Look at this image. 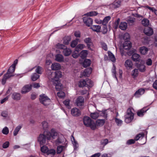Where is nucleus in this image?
<instances>
[{
  "label": "nucleus",
  "mask_w": 157,
  "mask_h": 157,
  "mask_svg": "<svg viewBox=\"0 0 157 157\" xmlns=\"http://www.w3.org/2000/svg\"><path fill=\"white\" fill-rule=\"evenodd\" d=\"M53 84L55 86V88L57 90L60 91L63 88V85L60 83V81L52 82Z\"/></svg>",
  "instance_id": "15"
},
{
  "label": "nucleus",
  "mask_w": 157,
  "mask_h": 157,
  "mask_svg": "<svg viewBox=\"0 0 157 157\" xmlns=\"http://www.w3.org/2000/svg\"><path fill=\"white\" fill-rule=\"evenodd\" d=\"M32 86V85L30 84L25 85L22 89V94H24L29 92L31 90Z\"/></svg>",
  "instance_id": "12"
},
{
  "label": "nucleus",
  "mask_w": 157,
  "mask_h": 157,
  "mask_svg": "<svg viewBox=\"0 0 157 157\" xmlns=\"http://www.w3.org/2000/svg\"><path fill=\"white\" fill-rule=\"evenodd\" d=\"M44 129H46L48 127V123L46 121H44L42 123Z\"/></svg>",
  "instance_id": "58"
},
{
  "label": "nucleus",
  "mask_w": 157,
  "mask_h": 157,
  "mask_svg": "<svg viewBox=\"0 0 157 157\" xmlns=\"http://www.w3.org/2000/svg\"><path fill=\"white\" fill-rule=\"evenodd\" d=\"M135 140L134 139H131L128 140L126 142V144L127 145H131L135 143Z\"/></svg>",
  "instance_id": "60"
},
{
  "label": "nucleus",
  "mask_w": 157,
  "mask_h": 157,
  "mask_svg": "<svg viewBox=\"0 0 157 157\" xmlns=\"http://www.w3.org/2000/svg\"><path fill=\"white\" fill-rule=\"evenodd\" d=\"M134 114L132 111L131 108H129L127 110L126 114L124 116L125 122L128 123L131 122L134 118Z\"/></svg>",
  "instance_id": "4"
},
{
  "label": "nucleus",
  "mask_w": 157,
  "mask_h": 157,
  "mask_svg": "<svg viewBox=\"0 0 157 157\" xmlns=\"http://www.w3.org/2000/svg\"><path fill=\"white\" fill-rule=\"evenodd\" d=\"M98 14V13L95 11H92L87 13L85 14V15H87L89 16H96Z\"/></svg>",
  "instance_id": "41"
},
{
  "label": "nucleus",
  "mask_w": 157,
  "mask_h": 157,
  "mask_svg": "<svg viewBox=\"0 0 157 157\" xmlns=\"http://www.w3.org/2000/svg\"><path fill=\"white\" fill-rule=\"evenodd\" d=\"M90 29L94 32L98 33L100 31L101 26L99 25H92Z\"/></svg>",
  "instance_id": "25"
},
{
  "label": "nucleus",
  "mask_w": 157,
  "mask_h": 157,
  "mask_svg": "<svg viewBox=\"0 0 157 157\" xmlns=\"http://www.w3.org/2000/svg\"><path fill=\"white\" fill-rule=\"evenodd\" d=\"M144 33L147 36H151L153 34V29L150 27H146L144 30Z\"/></svg>",
  "instance_id": "13"
},
{
  "label": "nucleus",
  "mask_w": 157,
  "mask_h": 157,
  "mask_svg": "<svg viewBox=\"0 0 157 157\" xmlns=\"http://www.w3.org/2000/svg\"><path fill=\"white\" fill-rule=\"evenodd\" d=\"M57 95L59 98H64L65 95L64 92L61 90L59 91L57 93Z\"/></svg>",
  "instance_id": "49"
},
{
  "label": "nucleus",
  "mask_w": 157,
  "mask_h": 157,
  "mask_svg": "<svg viewBox=\"0 0 157 157\" xmlns=\"http://www.w3.org/2000/svg\"><path fill=\"white\" fill-rule=\"evenodd\" d=\"M106 110H104L103 111H100L101 114H100V115L103 116L105 118H106L107 117V114L106 113Z\"/></svg>",
  "instance_id": "56"
},
{
  "label": "nucleus",
  "mask_w": 157,
  "mask_h": 157,
  "mask_svg": "<svg viewBox=\"0 0 157 157\" xmlns=\"http://www.w3.org/2000/svg\"><path fill=\"white\" fill-rule=\"evenodd\" d=\"M91 63V60L90 59H85L82 63V66L86 68L89 66Z\"/></svg>",
  "instance_id": "29"
},
{
  "label": "nucleus",
  "mask_w": 157,
  "mask_h": 157,
  "mask_svg": "<svg viewBox=\"0 0 157 157\" xmlns=\"http://www.w3.org/2000/svg\"><path fill=\"white\" fill-rule=\"evenodd\" d=\"M55 153V150L54 149H52L50 150L48 149V151L46 154L47 155H50V156L51 155L52 156V155H54Z\"/></svg>",
  "instance_id": "46"
},
{
  "label": "nucleus",
  "mask_w": 157,
  "mask_h": 157,
  "mask_svg": "<svg viewBox=\"0 0 157 157\" xmlns=\"http://www.w3.org/2000/svg\"><path fill=\"white\" fill-rule=\"evenodd\" d=\"M149 109L148 106L144 107L138 110L137 112V114L138 116L142 117H143L147 111Z\"/></svg>",
  "instance_id": "9"
},
{
  "label": "nucleus",
  "mask_w": 157,
  "mask_h": 157,
  "mask_svg": "<svg viewBox=\"0 0 157 157\" xmlns=\"http://www.w3.org/2000/svg\"><path fill=\"white\" fill-rule=\"evenodd\" d=\"M99 116V113L97 112L91 113L90 114V116L91 118L95 120L97 119Z\"/></svg>",
  "instance_id": "36"
},
{
  "label": "nucleus",
  "mask_w": 157,
  "mask_h": 157,
  "mask_svg": "<svg viewBox=\"0 0 157 157\" xmlns=\"http://www.w3.org/2000/svg\"><path fill=\"white\" fill-rule=\"evenodd\" d=\"M103 26L102 27V33L103 34L106 33L108 31V29L106 25H103Z\"/></svg>",
  "instance_id": "61"
},
{
  "label": "nucleus",
  "mask_w": 157,
  "mask_h": 157,
  "mask_svg": "<svg viewBox=\"0 0 157 157\" xmlns=\"http://www.w3.org/2000/svg\"><path fill=\"white\" fill-rule=\"evenodd\" d=\"M11 97L14 100L18 101L21 99V95L19 93L14 92L12 94Z\"/></svg>",
  "instance_id": "19"
},
{
  "label": "nucleus",
  "mask_w": 157,
  "mask_h": 157,
  "mask_svg": "<svg viewBox=\"0 0 157 157\" xmlns=\"http://www.w3.org/2000/svg\"><path fill=\"white\" fill-rule=\"evenodd\" d=\"M22 126L21 125H19L17 126L15 128V130L13 132V135L14 136H16L20 129L21 128Z\"/></svg>",
  "instance_id": "43"
},
{
  "label": "nucleus",
  "mask_w": 157,
  "mask_h": 157,
  "mask_svg": "<svg viewBox=\"0 0 157 157\" xmlns=\"http://www.w3.org/2000/svg\"><path fill=\"white\" fill-rule=\"evenodd\" d=\"M108 143V140L107 139H105L101 140V144L104 146H105Z\"/></svg>",
  "instance_id": "59"
},
{
  "label": "nucleus",
  "mask_w": 157,
  "mask_h": 157,
  "mask_svg": "<svg viewBox=\"0 0 157 157\" xmlns=\"http://www.w3.org/2000/svg\"><path fill=\"white\" fill-rule=\"evenodd\" d=\"M127 27V23L124 22H121L119 26V28L121 29L124 30H126Z\"/></svg>",
  "instance_id": "30"
},
{
  "label": "nucleus",
  "mask_w": 157,
  "mask_h": 157,
  "mask_svg": "<svg viewBox=\"0 0 157 157\" xmlns=\"http://www.w3.org/2000/svg\"><path fill=\"white\" fill-rule=\"evenodd\" d=\"M140 55L137 53H134L132 56V60L135 62L139 61L140 60Z\"/></svg>",
  "instance_id": "27"
},
{
  "label": "nucleus",
  "mask_w": 157,
  "mask_h": 157,
  "mask_svg": "<svg viewBox=\"0 0 157 157\" xmlns=\"http://www.w3.org/2000/svg\"><path fill=\"white\" fill-rule=\"evenodd\" d=\"M123 47L124 49L128 50L132 47V44L129 40L125 41L123 44Z\"/></svg>",
  "instance_id": "16"
},
{
  "label": "nucleus",
  "mask_w": 157,
  "mask_h": 157,
  "mask_svg": "<svg viewBox=\"0 0 157 157\" xmlns=\"http://www.w3.org/2000/svg\"><path fill=\"white\" fill-rule=\"evenodd\" d=\"M139 74L138 70L137 69H135L133 70L131 72V75L134 78H135L137 77Z\"/></svg>",
  "instance_id": "28"
},
{
  "label": "nucleus",
  "mask_w": 157,
  "mask_h": 157,
  "mask_svg": "<svg viewBox=\"0 0 157 157\" xmlns=\"http://www.w3.org/2000/svg\"><path fill=\"white\" fill-rule=\"evenodd\" d=\"M2 132L4 135H7L9 132V129L7 127H5L2 130Z\"/></svg>",
  "instance_id": "55"
},
{
  "label": "nucleus",
  "mask_w": 157,
  "mask_h": 157,
  "mask_svg": "<svg viewBox=\"0 0 157 157\" xmlns=\"http://www.w3.org/2000/svg\"><path fill=\"white\" fill-rule=\"evenodd\" d=\"M56 47L58 48L62 49L63 50L66 47L64 45L59 43H58L56 45Z\"/></svg>",
  "instance_id": "57"
},
{
  "label": "nucleus",
  "mask_w": 157,
  "mask_h": 157,
  "mask_svg": "<svg viewBox=\"0 0 157 157\" xmlns=\"http://www.w3.org/2000/svg\"><path fill=\"white\" fill-rule=\"evenodd\" d=\"M83 21L85 24L88 27L90 26L93 24V20L88 16L83 17Z\"/></svg>",
  "instance_id": "8"
},
{
  "label": "nucleus",
  "mask_w": 157,
  "mask_h": 157,
  "mask_svg": "<svg viewBox=\"0 0 157 157\" xmlns=\"http://www.w3.org/2000/svg\"><path fill=\"white\" fill-rule=\"evenodd\" d=\"M85 45L82 44H79L75 48V51L76 52H79L84 48Z\"/></svg>",
  "instance_id": "35"
},
{
  "label": "nucleus",
  "mask_w": 157,
  "mask_h": 157,
  "mask_svg": "<svg viewBox=\"0 0 157 157\" xmlns=\"http://www.w3.org/2000/svg\"><path fill=\"white\" fill-rule=\"evenodd\" d=\"M55 73V75L54 77L52 78V81L55 82V81H60L59 78L62 77V72L60 71H56Z\"/></svg>",
  "instance_id": "10"
},
{
  "label": "nucleus",
  "mask_w": 157,
  "mask_h": 157,
  "mask_svg": "<svg viewBox=\"0 0 157 157\" xmlns=\"http://www.w3.org/2000/svg\"><path fill=\"white\" fill-rule=\"evenodd\" d=\"M84 99L82 96H79L77 98L76 103L77 105L80 108H82L84 106Z\"/></svg>",
  "instance_id": "6"
},
{
  "label": "nucleus",
  "mask_w": 157,
  "mask_h": 157,
  "mask_svg": "<svg viewBox=\"0 0 157 157\" xmlns=\"http://www.w3.org/2000/svg\"><path fill=\"white\" fill-rule=\"evenodd\" d=\"M63 53L65 56H69L71 52V50L69 48L66 47L62 51Z\"/></svg>",
  "instance_id": "21"
},
{
  "label": "nucleus",
  "mask_w": 157,
  "mask_h": 157,
  "mask_svg": "<svg viewBox=\"0 0 157 157\" xmlns=\"http://www.w3.org/2000/svg\"><path fill=\"white\" fill-rule=\"evenodd\" d=\"M42 68L40 66H38L36 67V69L35 71L37 74H41L42 73Z\"/></svg>",
  "instance_id": "53"
},
{
  "label": "nucleus",
  "mask_w": 157,
  "mask_h": 157,
  "mask_svg": "<svg viewBox=\"0 0 157 157\" xmlns=\"http://www.w3.org/2000/svg\"><path fill=\"white\" fill-rule=\"evenodd\" d=\"M48 147L45 146H43L41 148V151L44 153H47L48 151Z\"/></svg>",
  "instance_id": "54"
},
{
  "label": "nucleus",
  "mask_w": 157,
  "mask_h": 157,
  "mask_svg": "<svg viewBox=\"0 0 157 157\" xmlns=\"http://www.w3.org/2000/svg\"><path fill=\"white\" fill-rule=\"evenodd\" d=\"M55 60L56 61L61 62L64 61V57L63 56L60 54H57L55 56Z\"/></svg>",
  "instance_id": "23"
},
{
  "label": "nucleus",
  "mask_w": 157,
  "mask_h": 157,
  "mask_svg": "<svg viewBox=\"0 0 157 157\" xmlns=\"http://www.w3.org/2000/svg\"><path fill=\"white\" fill-rule=\"evenodd\" d=\"M86 86L88 87H91L93 86V82L92 81L88 78H86Z\"/></svg>",
  "instance_id": "40"
},
{
  "label": "nucleus",
  "mask_w": 157,
  "mask_h": 157,
  "mask_svg": "<svg viewBox=\"0 0 157 157\" xmlns=\"http://www.w3.org/2000/svg\"><path fill=\"white\" fill-rule=\"evenodd\" d=\"M64 147V146L61 145L58 146L57 147L56 151L57 154H59L61 153Z\"/></svg>",
  "instance_id": "52"
},
{
  "label": "nucleus",
  "mask_w": 157,
  "mask_h": 157,
  "mask_svg": "<svg viewBox=\"0 0 157 157\" xmlns=\"http://www.w3.org/2000/svg\"><path fill=\"white\" fill-rule=\"evenodd\" d=\"M40 100L41 103L46 106L50 104L51 102V99L45 94H43L40 95Z\"/></svg>",
  "instance_id": "5"
},
{
  "label": "nucleus",
  "mask_w": 157,
  "mask_h": 157,
  "mask_svg": "<svg viewBox=\"0 0 157 157\" xmlns=\"http://www.w3.org/2000/svg\"><path fill=\"white\" fill-rule=\"evenodd\" d=\"M51 68L53 70H57L61 68L60 65L58 63H53L51 66Z\"/></svg>",
  "instance_id": "20"
},
{
  "label": "nucleus",
  "mask_w": 157,
  "mask_h": 157,
  "mask_svg": "<svg viewBox=\"0 0 157 157\" xmlns=\"http://www.w3.org/2000/svg\"><path fill=\"white\" fill-rule=\"evenodd\" d=\"M74 35L76 37L80 38L81 37V33L79 31H75L74 32Z\"/></svg>",
  "instance_id": "62"
},
{
  "label": "nucleus",
  "mask_w": 157,
  "mask_h": 157,
  "mask_svg": "<svg viewBox=\"0 0 157 157\" xmlns=\"http://www.w3.org/2000/svg\"><path fill=\"white\" fill-rule=\"evenodd\" d=\"M144 133L139 134L135 136V141H137L140 138L142 139L143 137H144Z\"/></svg>",
  "instance_id": "50"
},
{
  "label": "nucleus",
  "mask_w": 157,
  "mask_h": 157,
  "mask_svg": "<svg viewBox=\"0 0 157 157\" xmlns=\"http://www.w3.org/2000/svg\"><path fill=\"white\" fill-rule=\"evenodd\" d=\"M145 92V90L143 88L139 89L136 91L134 94V96L136 97H139L140 96L143 94Z\"/></svg>",
  "instance_id": "18"
},
{
  "label": "nucleus",
  "mask_w": 157,
  "mask_h": 157,
  "mask_svg": "<svg viewBox=\"0 0 157 157\" xmlns=\"http://www.w3.org/2000/svg\"><path fill=\"white\" fill-rule=\"evenodd\" d=\"M79 39L76 38L75 40H73L71 43V46L72 48L76 47L77 45L78 42L79 40Z\"/></svg>",
  "instance_id": "37"
},
{
  "label": "nucleus",
  "mask_w": 157,
  "mask_h": 157,
  "mask_svg": "<svg viewBox=\"0 0 157 157\" xmlns=\"http://www.w3.org/2000/svg\"><path fill=\"white\" fill-rule=\"evenodd\" d=\"M110 19L111 17L110 16H107L105 17L102 20L103 22V25H106Z\"/></svg>",
  "instance_id": "45"
},
{
  "label": "nucleus",
  "mask_w": 157,
  "mask_h": 157,
  "mask_svg": "<svg viewBox=\"0 0 157 157\" xmlns=\"http://www.w3.org/2000/svg\"><path fill=\"white\" fill-rule=\"evenodd\" d=\"M135 19L134 17H129L126 19V21L127 23L129 25H133L135 22Z\"/></svg>",
  "instance_id": "22"
},
{
  "label": "nucleus",
  "mask_w": 157,
  "mask_h": 157,
  "mask_svg": "<svg viewBox=\"0 0 157 157\" xmlns=\"http://www.w3.org/2000/svg\"><path fill=\"white\" fill-rule=\"evenodd\" d=\"M71 37L70 36H65L63 39V43L65 45H68L71 40Z\"/></svg>",
  "instance_id": "32"
},
{
  "label": "nucleus",
  "mask_w": 157,
  "mask_h": 157,
  "mask_svg": "<svg viewBox=\"0 0 157 157\" xmlns=\"http://www.w3.org/2000/svg\"><path fill=\"white\" fill-rule=\"evenodd\" d=\"M145 66L144 64H140L138 66V68L141 72H144L146 70Z\"/></svg>",
  "instance_id": "44"
},
{
  "label": "nucleus",
  "mask_w": 157,
  "mask_h": 157,
  "mask_svg": "<svg viewBox=\"0 0 157 157\" xmlns=\"http://www.w3.org/2000/svg\"><path fill=\"white\" fill-rule=\"evenodd\" d=\"M105 122V121L104 119H98L96 121L95 123L96 126H101L104 125Z\"/></svg>",
  "instance_id": "24"
},
{
  "label": "nucleus",
  "mask_w": 157,
  "mask_h": 157,
  "mask_svg": "<svg viewBox=\"0 0 157 157\" xmlns=\"http://www.w3.org/2000/svg\"><path fill=\"white\" fill-rule=\"evenodd\" d=\"M9 142L6 141L3 144L2 147L4 148H6L9 147Z\"/></svg>",
  "instance_id": "64"
},
{
  "label": "nucleus",
  "mask_w": 157,
  "mask_h": 157,
  "mask_svg": "<svg viewBox=\"0 0 157 157\" xmlns=\"http://www.w3.org/2000/svg\"><path fill=\"white\" fill-rule=\"evenodd\" d=\"M101 44L102 46V48L104 50L106 51L107 50L108 48L107 44L104 42H102L101 43Z\"/></svg>",
  "instance_id": "63"
},
{
  "label": "nucleus",
  "mask_w": 157,
  "mask_h": 157,
  "mask_svg": "<svg viewBox=\"0 0 157 157\" xmlns=\"http://www.w3.org/2000/svg\"><path fill=\"white\" fill-rule=\"evenodd\" d=\"M63 138V135H58L57 134L55 139L56 138V140L55 141L56 144V145H59L63 143L64 142Z\"/></svg>",
  "instance_id": "14"
},
{
  "label": "nucleus",
  "mask_w": 157,
  "mask_h": 157,
  "mask_svg": "<svg viewBox=\"0 0 157 157\" xmlns=\"http://www.w3.org/2000/svg\"><path fill=\"white\" fill-rule=\"evenodd\" d=\"M57 133L56 130L52 128L50 132L48 131H45L42 134H40L38 138V141L40 146L45 144L46 141L50 140L51 138L55 139L57 136Z\"/></svg>",
  "instance_id": "1"
},
{
  "label": "nucleus",
  "mask_w": 157,
  "mask_h": 157,
  "mask_svg": "<svg viewBox=\"0 0 157 157\" xmlns=\"http://www.w3.org/2000/svg\"><path fill=\"white\" fill-rule=\"evenodd\" d=\"M83 124L86 127H90L92 130L96 129V126L94 121L92 120L89 117L84 116L83 118Z\"/></svg>",
  "instance_id": "2"
},
{
  "label": "nucleus",
  "mask_w": 157,
  "mask_h": 157,
  "mask_svg": "<svg viewBox=\"0 0 157 157\" xmlns=\"http://www.w3.org/2000/svg\"><path fill=\"white\" fill-rule=\"evenodd\" d=\"M71 114L73 116L78 117L81 115V112L78 109L75 107L71 110Z\"/></svg>",
  "instance_id": "11"
},
{
  "label": "nucleus",
  "mask_w": 157,
  "mask_h": 157,
  "mask_svg": "<svg viewBox=\"0 0 157 157\" xmlns=\"http://www.w3.org/2000/svg\"><path fill=\"white\" fill-rule=\"evenodd\" d=\"M123 38L125 41L129 40L130 39V36L129 34L127 33H124L123 36Z\"/></svg>",
  "instance_id": "51"
},
{
  "label": "nucleus",
  "mask_w": 157,
  "mask_h": 157,
  "mask_svg": "<svg viewBox=\"0 0 157 157\" xmlns=\"http://www.w3.org/2000/svg\"><path fill=\"white\" fill-rule=\"evenodd\" d=\"M132 63L131 60L127 59L126 60L124 63V66L127 69H129L132 67Z\"/></svg>",
  "instance_id": "17"
},
{
  "label": "nucleus",
  "mask_w": 157,
  "mask_h": 157,
  "mask_svg": "<svg viewBox=\"0 0 157 157\" xmlns=\"http://www.w3.org/2000/svg\"><path fill=\"white\" fill-rule=\"evenodd\" d=\"M92 69L91 67H89L85 69L83 72V74L85 76H88L92 72Z\"/></svg>",
  "instance_id": "33"
},
{
  "label": "nucleus",
  "mask_w": 157,
  "mask_h": 157,
  "mask_svg": "<svg viewBox=\"0 0 157 157\" xmlns=\"http://www.w3.org/2000/svg\"><path fill=\"white\" fill-rule=\"evenodd\" d=\"M142 24L144 26H148L149 23V21L147 18H144L141 21Z\"/></svg>",
  "instance_id": "38"
},
{
  "label": "nucleus",
  "mask_w": 157,
  "mask_h": 157,
  "mask_svg": "<svg viewBox=\"0 0 157 157\" xmlns=\"http://www.w3.org/2000/svg\"><path fill=\"white\" fill-rule=\"evenodd\" d=\"M39 77L40 75L37 73H34L32 75L31 79L33 81H35L38 79L39 78Z\"/></svg>",
  "instance_id": "39"
},
{
  "label": "nucleus",
  "mask_w": 157,
  "mask_h": 157,
  "mask_svg": "<svg viewBox=\"0 0 157 157\" xmlns=\"http://www.w3.org/2000/svg\"><path fill=\"white\" fill-rule=\"evenodd\" d=\"M116 67L115 65H113V67L112 69V72L113 76L114 78H116V80L117 81L118 79L116 76Z\"/></svg>",
  "instance_id": "47"
},
{
  "label": "nucleus",
  "mask_w": 157,
  "mask_h": 157,
  "mask_svg": "<svg viewBox=\"0 0 157 157\" xmlns=\"http://www.w3.org/2000/svg\"><path fill=\"white\" fill-rule=\"evenodd\" d=\"M70 102V100L69 99H67L63 102V104L68 109H70L71 108V107L69 105Z\"/></svg>",
  "instance_id": "42"
},
{
  "label": "nucleus",
  "mask_w": 157,
  "mask_h": 157,
  "mask_svg": "<svg viewBox=\"0 0 157 157\" xmlns=\"http://www.w3.org/2000/svg\"><path fill=\"white\" fill-rule=\"evenodd\" d=\"M84 41L87 45L88 49L92 50V48L93 47V44L91 38L90 37L86 38L84 40Z\"/></svg>",
  "instance_id": "7"
},
{
  "label": "nucleus",
  "mask_w": 157,
  "mask_h": 157,
  "mask_svg": "<svg viewBox=\"0 0 157 157\" xmlns=\"http://www.w3.org/2000/svg\"><path fill=\"white\" fill-rule=\"evenodd\" d=\"M78 85L80 87H83L84 86H86V80L82 79L80 80L78 83Z\"/></svg>",
  "instance_id": "34"
},
{
  "label": "nucleus",
  "mask_w": 157,
  "mask_h": 157,
  "mask_svg": "<svg viewBox=\"0 0 157 157\" xmlns=\"http://www.w3.org/2000/svg\"><path fill=\"white\" fill-rule=\"evenodd\" d=\"M121 1L120 0H116L112 4L114 8L119 7L121 5Z\"/></svg>",
  "instance_id": "31"
},
{
  "label": "nucleus",
  "mask_w": 157,
  "mask_h": 157,
  "mask_svg": "<svg viewBox=\"0 0 157 157\" xmlns=\"http://www.w3.org/2000/svg\"><path fill=\"white\" fill-rule=\"evenodd\" d=\"M109 57L111 60L113 62H115L116 61V59L114 55L111 52H110L109 53Z\"/></svg>",
  "instance_id": "48"
},
{
  "label": "nucleus",
  "mask_w": 157,
  "mask_h": 157,
  "mask_svg": "<svg viewBox=\"0 0 157 157\" xmlns=\"http://www.w3.org/2000/svg\"><path fill=\"white\" fill-rule=\"evenodd\" d=\"M148 49L145 46H142L140 47V52L141 54L145 55L146 54L148 51Z\"/></svg>",
  "instance_id": "26"
},
{
  "label": "nucleus",
  "mask_w": 157,
  "mask_h": 157,
  "mask_svg": "<svg viewBox=\"0 0 157 157\" xmlns=\"http://www.w3.org/2000/svg\"><path fill=\"white\" fill-rule=\"evenodd\" d=\"M15 67L11 66L9 68L7 72L4 75L2 79V83L3 85L5 84L7 79L14 76V72L15 71Z\"/></svg>",
  "instance_id": "3"
}]
</instances>
